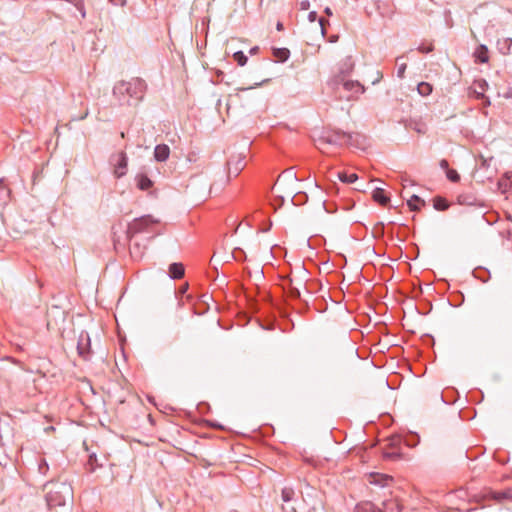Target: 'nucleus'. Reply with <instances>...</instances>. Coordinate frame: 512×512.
Returning a JSON list of instances; mask_svg holds the SVG:
<instances>
[{"instance_id": "20e7f679", "label": "nucleus", "mask_w": 512, "mask_h": 512, "mask_svg": "<svg viewBox=\"0 0 512 512\" xmlns=\"http://www.w3.org/2000/svg\"><path fill=\"white\" fill-rule=\"evenodd\" d=\"M123 87H125L126 92L130 96H141L146 90L145 82L138 77L133 78L128 82L122 81L116 86V88L119 90Z\"/></svg>"}, {"instance_id": "cd10ccee", "label": "nucleus", "mask_w": 512, "mask_h": 512, "mask_svg": "<svg viewBox=\"0 0 512 512\" xmlns=\"http://www.w3.org/2000/svg\"><path fill=\"white\" fill-rule=\"evenodd\" d=\"M440 167H441L442 169L446 170V171H447V170H450V169H449V167H448V162H447V160H445V159H442V160L440 161Z\"/></svg>"}, {"instance_id": "5701e85b", "label": "nucleus", "mask_w": 512, "mask_h": 512, "mask_svg": "<svg viewBox=\"0 0 512 512\" xmlns=\"http://www.w3.org/2000/svg\"><path fill=\"white\" fill-rule=\"evenodd\" d=\"M336 139L333 136L321 137L318 139V147L320 148L324 144H334Z\"/></svg>"}, {"instance_id": "473e14b6", "label": "nucleus", "mask_w": 512, "mask_h": 512, "mask_svg": "<svg viewBox=\"0 0 512 512\" xmlns=\"http://www.w3.org/2000/svg\"><path fill=\"white\" fill-rule=\"evenodd\" d=\"M277 29H278V30H281V29H282V24H280V23H279V24L277 25Z\"/></svg>"}, {"instance_id": "4be33fe9", "label": "nucleus", "mask_w": 512, "mask_h": 512, "mask_svg": "<svg viewBox=\"0 0 512 512\" xmlns=\"http://www.w3.org/2000/svg\"><path fill=\"white\" fill-rule=\"evenodd\" d=\"M293 495H294V491L291 488H284L282 490V500L284 502L290 501L292 499Z\"/></svg>"}, {"instance_id": "39448f33", "label": "nucleus", "mask_w": 512, "mask_h": 512, "mask_svg": "<svg viewBox=\"0 0 512 512\" xmlns=\"http://www.w3.org/2000/svg\"><path fill=\"white\" fill-rule=\"evenodd\" d=\"M128 159L124 152H121L117 156L116 163L114 164L113 174L116 178L124 176L127 172Z\"/></svg>"}, {"instance_id": "f8f14e48", "label": "nucleus", "mask_w": 512, "mask_h": 512, "mask_svg": "<svg viewBox=\"0 0 512 512\" xmlns=\"http://www.w3.org/2000/svg\"><path fill=\"white\" fill-rule=\"evenodd\" d=\"M137 185L141 190H147L152 186V181L146 175L137 177Z\"/></svg>"}, {"instance_id": "f257e3e1", "label": "nucleus", "mask_w": 512, "mask_h": 512, "mask_svg": "<svg viewBox=\"0 0 512 512\" xmlns=\"http://www.w3.org/2000/svg\"><path fill=\"white\" fill-rule=\"evenodd\" d=\"M72 499V489L70 486L62 483L52 486L46 495V501L49 509L58 506H65Z\"/></svg>"}, {"instance_id": "c9c22d12", "label": "nucleus", "mask_w": 512, "mask_h": 512, "mask_svg": "<svg viewBox=\"0 0 512 512\" xmlns=\"http://www.w3.org/2000/svg\"><path fill=\"white\" fill-rule=\"evenodd\" d=\"M338 39V36L332 37V41H336Z\"/></svg>"}, {"instance_id": "f704fd0d", "label": "nucleus", "mask_w": 512, "mask_h": 512, "mask_svg": "<svg viewBox=\"0 0 512 512\" xmlns=\"http://www.w3.org/2000/svg\"><path fill=\"white\" fill-rule=\"evenodd\" d=\"M338 39V36L332 37V41H336Z\"/></svg>"}, {"instance_id": "dca6fc26", "label": "nucleus", "mask_w": 512, "mask_h": 512, "mask_svg": "<svg viewBox=\"0 0 512 512\" xmlns=\"http://www.w3.org/2000/svg\"><path fill=\"white\" fill-rule=\"evenodd\" d=\"M338 178L344 183H354L358 179V176L355 173L347 174L345 172H339Z\"/></svg>"}, {"instance_id": "6ab92c4d", "label": "nucleus", "mask_w": 512, "mask_h": 512, "mask_svg": "<svg viewBox=\"0 0 512 512\" xmlns=\"http://www.w3.org/2000/svg\"><path fill=\"white\" fill-rule=\"evenodd\" d=\"M151 223H152V220L149 217L137 219L133 223V228L136 230H140L144 226H148Z\"/></svg>"}, {"instance_id": "72a5a7b5", "label": "nucleus", "mask_w": 512, "mask_h": 512, "mask_svg": "<svg viewBox=\"0 0 512 512\" xmlns=\"http://www.w3.org/2000/svg\"><path fill=\"white\" fill-rule=\"evenodd\" d=\"M78 349H79V353L83 354V350H82V348L80 346L78 347Z\"/></svg>"}, {"instance_id": "f03ea898", "label": "nucleus", "mask_w": 512, "mask_h": 512, "mask_svg": "<svg viewBox=\"0 0 512 512\" xmlns=\"http://www.w3.org/2000/svg\"><path fill=\"white\" fill-rule=\"evenodd\" d=\"M66 321V314L58 307H53L47 313V328L51 331H62Z\"/></svg>"}, {"instance_id": "9d476101", "label": "nucleus", "mask_w": 512, "mask_h": 512, "mask_svg": "<svg viewBox=\"0 0 512 512\" xmlns=\"http://www.w3.org/2000/svg\"><path fill=\"white\" fill-rule=\"evenodd\" d=\"M384 512H401V504L397 499H390L383 503Z\"/></svg>"}, {"instance_id": "6e6552de", "label": "nucleus", "mask_w": 512, "mask_h": 512, "mask_svg": "<svg viewBox=\"0 0 512 512\" xmlns=\"http://www.w3.org/2000/svg\"><path fill=\"white\" fill-rule=\"evenodd\" d=\"M184 266L181 263H172L169 266V275L171 278L180 279L184 276Z\"/></svg>"}, {"instance_id": "423d86ee", "label": "nucleus", "mask_w": 512, "mask_h": 512, "mask_svg": "<svg viewBox=\"0 0 512 512\" xmlns=\"http://www.w3.org/2000/svg\"><path fill=\"white\" fill-rule=\"evenodd\" d=\"M248 90H250V88H241L236 93L230 94L227 101L228 110L232 107L239 106L244 98V93H246Z\"/></svg>"}, {"instance_id": "412c9836", "label": "nucleus", "mask_w": 512, "mask_h": 512, "mask_svg": "<svg viewBox=\"0 0 512 512\" xmlns=\"http://www.w3.org/2000/svg\"><path fill=\"white\" fill-rule=\"evenodd\" d=\"M354 68V62L351 57H347L345 60L341 73H350Z\"/></svg>"}, {"instance_id": "b1692460", "label": "nucleus", "mask_w": 512, "mask_h": 512, "mask_svg": "<svg viewBox=\"0 0 512 512\" xmlns=\"http://www.w3.org/2000/svg\"><path fill=\"white\" fill-rule=\"evenodd\" d=\"M446 176L452 182H458L460 180L459 174L454 169L447 170Z\"/></svg>"}, {"instance_id": "f3484780", "label": "nucleus", "mask_w": 512, "mask_h": 512, "mask_svg": "<svg viewBox=\"0 0 512 512\" xmlns=\"http://www.w3.org/2000/svg\"><path fill=\"white\" fill-rule=\"evenodd\" d=\"M417 90L422 96H428L432 92V85L427 82H421L418 84Z\"/></svg>"}, {"instance_id": "393cba45", "label": "nucleus", "mask_w": 512, "mask_h": 512, "mask_svg": "<svg viewBox=\"0 0 512 512\" xmlns=\"http://www.w3.org/2000/svg\"><path fill=\"white\" fill-rule=\"evenodd\" d=\"M405 69H406V64L405 63H403V64H401L399 66V68H398V76L399 77L402 78L404 76Z\"/></svg>"}, {"instance_id": "aec40b11", "label": "nucleus", "mask_w": 512, "mask_h": 512, "mask_svg": "<svg viewBox=\"0 0 512 512\" xmlns=\"http://www.w3.org/2000/svg\"><path fill=\"white\" fill-rule=\"evenodd\" d=\"M233 58L238 63L239 66H244L247 63V57L241 51L235 52L233 54Z\"/></svg>"}, {"instance_id": "bb28decb", "label": "nucleus", "mask_w": 512, "mask_h": 512, "mask_svg": "<svg viewBox=\"0 0 512 512\" xmlns=\"http://www.w3.org/2000/svg\"><path fill=\"white\" fill-rule=\"evenodd\" d=\"M290 293H291V295L293 297H299L300 296V291L297 288H294V287L290 288Z\"/></svg>"}, {"instance_id": "7ed1b4c3", "label": "nucleus", "mask_w": 512, "mask_h": 512, "mask_svg": "<svg viewBox=\"0 0 512 512\" xmlns=\"http://www.w3.org/2000/svg\"><path fill=\"white\" fill-rule=\"evenodd\" d=\"M338 84L341 85V88L347 93L346 95H341V98H345L346 100L354 99L364 92V87L358 81L341 78Z\"/></svg>"}, {"instance_id": "a878e982", "label": "nucleus", "mask_w": 512, "mask_h": 512, "mask_svg": "<svg viewBox=\"0 0 512 512\" xmlns=\"http://www.w3.org/2000/svg\"><path fill=\"white\" fill-rule=\"evenodd\" d=\"M498 185H499V188L502 189V192L504 193L506 191L507 181L506 180H500Z\"/></svg>"}, {"instance_id": "c756f323", "label": "nucleus", "mask_w": 512, "mask_h": 512, "mask_svg": "<svg viewBox=\"0 0 512 512\" xmlns=\"http://www.w3.org/2000/svg\"><path fill=\"white\" fill-rule=\"evenodd\" d=\"M319 23H320V26H321V29H322V33L324 34L325 33V30H324V25L326 23V21L324 19H320L319 20Z\"/></svg>"}, {"instance_id": "c85d7f7f", "label": "nucleus", "mask_w": 512, "mask_h": 512, "mask_svg": "<svg viewBox=\"0 0 512 512\" xmlns=\"http://www.w3.org/2000/svg\"><path fill=\"white\" fill-rule=\"evenodd\" d=\"M316 17H317V14H316V12H314V11H313V12H310V13L308 14V19H309L311 22H314V21L316 20Z\"/></svg>"}, {"instance_id": "4468645a", "label": "nucleus", "mask_w": 512, "mask_h": 512, "mask_svg": "<svg viewBox=\"0 0 512 512\" xmlns=\"http://www.w3.org/2000/svg\"><path fill=\"white\" fill-rule=\"evenodd\" d=\"M391 480V478L387 475L382 474H371L370 475V482L374 484H386L387 481Z\"/></svg>"}, {"instance_id": "7c9ffc66", "label": "nucleus", "mask_w": 512, "mask_h": 512, "mask_svg": "<svg viewBox=\"0 0 512 512\" xmlns=\"http://www.w3.org/2000/svg\"><path fill=\"white\" fill-rule=\"evenodd\" d=\"M301 7H302V9H307V8L309 7V3H308V2H306V1H303V2L301 3Z\"/></svg>"}, {"instance_id": "2f4dec72", "label": "nucleus", "mask_w": 512, "mask_h": 512, "mask_svg": "<svg viewBox=\"0 0 512 512\" xmlns=\"http://www.w3.org/2000/svg\"><path fill=\"white\" fill-rule=\"evenodd\" d=\"M325 13H326L327 15H332V12H331L330 8H326V9H325Z\"/></svg>"}, {"instance_id": "0eeeda50", "label": "nucleus", "mask_w": 512, "mask_h": 512, "mask_svg": "<svg viewBox=\"0 0 512 512\" xmlns=\"http://www.w3.org/2000/svg\"><path fill=\"white\" fill-rule=\"evenodd\" d=\"M170 148L166 144H159L154 149V158L158 162H164L169 158Z\"/></svg>"}, {"instance_id": "ddd939ff", "label": "nucleus", "mask_w": 512, "mask_h": 512, "mask_svg": "<svg viewBox=\"0 0 512 512\" xmlns=\"http://www.w3.org/2000/svg\"><path fill=\"white\" fill-rule=\"evenodd\" d=\"M433 206L436 210L444 211L448 209L449 204L446 199L442 197H435L433 200Z\"/></svg>"}, {"instance_id": "2eb2a0df", "label": "nucleus", "mask_w": 512, "mask_h": 512, "mask_svg": "<svg viewBox=\"0 0 512 512\" xmlns=\"http://www.w3.org/2000/svg\"><path fill=\"white\" fill-rule=\"evenodd\" d=\"M475 56L476 58L481 62V63H486L488 61V50L485 46H480L477 51L475 52Z\"/></svg>"}, {"instance_id": "1a4fd4ad", "label": "nucleus", "mask_w": 512, "mask_h": 512, "mask_svg": "<svg viewBox=\"0 0 512 512\" xmlns=\"http://www.w3.org/2000/svg\"><path fill=\"white\" fill-rule=\"evenodd\" d=\"M407 205L413 211L420 210L422 206L425 205V201L418 197L417 195H411L407 200Z\"/></svg>"}, {"instance_id": "a211bd4d", "label": "nucleus", "mask_w": 512, "mask_h": 512, "mask_svg": "<svg viewBox=\"0 0 512 512\" xmlns=\"http://www.w3.org/2000/svg\"><path fill=\"white\" fill-rule=\"evenodd\" d=\"M289 54L290 52L286 48L276 49L274 51V56L281 62L286 61L289 57Z\"/></svg>"}, {"instance_id": "9b49d317", "label": "nucleus", "mask_w": 512, "mask_h": 512, "mask_svg": "<svg viewBox=\"0 0 512 512\" xmlns=\"http://www.w3.org/2000/svg\"><path fill=\"white\" fill-rule=\"evenodd\" d=\"M373 199L379 204L385 206L389 201V197L384 194V190L381 188H376L372 193Z\"/></svg>"}]
</instances>
